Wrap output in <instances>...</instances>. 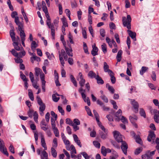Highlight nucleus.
I'll return each mask as SVG.
<instances>
[{
	"instance_id": "nucleus-53",
	"label": "nucleus",
	"mask_w": 159,
	"mask_h": 159,
	"mask_svg": "<svg viewBox=\"0 0 159 159\" xmlns=\"http://www.w3.org/2000/svg\"><path fill=\"white\" fill-rule=\"evenodd\" d=\"M20 57H17V58H14L15 62L17 63H21L23 62V60Z\"/></svg>"
},
{
	"instance_id": "nucleus-24",
	"label": "nucleus",
	"mask_w": 159,
	"mask_h": 159,
	"mask_svg": "<svg viewBox=\"0 0 159 159\" xmlns=\"http://www.w3.org/2000/svg\"><path fill=\"white\" fill-rule=\"evenodd\" d=\"M129 118L131 123H133L136 122L138 119V117L136 115H134L133 116H130Z\"/></svg>"
},
{
	"instance_id": "nucleus-16",
	"label": "nucleus",
	"mask_w": 159,
	"mask_h": 159,
	"mask_svg": "<svg viewBox=\"0 0 159 159\" xmlns=\"http://www.w3.org/2000/svg\"><path fill=\"white\" fill-rule=\"evenodd\" d=\"M41 143L42 146L43 147L44 150H47V147L46 146V143H45V139L43 135L42 134L41 135Z\"/></svg>"
},
{
	"instance_id": "nucleus-31",
	"label": "nucleus",
	"mask_w": 159,
	"mask_h": 159,
	"mask_svg": "<svg viewBox=\"0 0 159 159\" xmlns=\"http://www.w3.org/2000/svg\"><path fill=\"white\" fill-rule=\"evenodd\" d=\"M35 75L37 76V78L38 77L40 73H41L40 74L43 73L41 70L37 67L35 68Z\"/></svg>"
},
{
	"instance_id": "nucleus-23",
	"label": "nucleus",
	"mask_w": 159,
	"mask_h": 159,
	"mask_svg": "<svg viewBox=\"0 0 159 159\" xmlns=\"http://www.w3.org/2000/svg\"><path fill=\"white\" fill-rule=\"evenodd\" d=\"M66 51L67 55L69 56L72 57L73 56V53H72V48L71 47H70L69 48L67 47H65V48Z\"/></svg>"
},
{
	"instance_id": "nucleus-55",
	"label": "nucleus",
	"mask_w": 159,
	"mask_h": 159,
	"mask_svg": "<svg viewBox=\"0 0 159 159\" xmlns=\"http://www.w3.org/2000/svg\"><path fill=\"white\" fill-rule=\"evenodd\" d=\"M66 124L71 126L73 124L72 121L69 118H67L66 119Z\"/></svg>"
},
{
	"instance_id": "nucleus-62",
	"label": "nucleus",
	"mask_w": 159,
	"mask_h": 159,
	"mask_svg": "<svg viewBox=\"0 0 159 159\" xmlns=\"http://www.w3.org/2000/svg\"><path fill=\"white\" fill-rule=\"evenodd\" d=\"M79 81V83L81 87H83L84 84L85 82V79L83 80H78Z\"/></svg>"
},
{
	"instance_id": "nucleus-56",
	"label": "nucleus",
	"mask_w": 159,
	"mask_h": 159,
	"mask_svg": "<svg viewBox=\"0 0 159 159\" xmlns=\"http://www.w3.org/2000/svg\"><path fill=\"white\" fill-rule=\"evenodd\" d=\"M52 98L54 102H57L59 100L60 98L57 97L55 94H53L52 95Z\"/></svg>"
},
{
	"instance_id": "nucleus-30",
	"label": "nucleus",
	"mask_w": 159,
	"mask_h": 159,
	"mask_svg": "<svg viewBox=\"0 0 159 159\" xmlns=\"http://www.w3.org/2000/svg\"><path fill=\"white\" fill-rule=\"evenodd\" d=\"M122 52V51L121 50H120L118 52L116 56V58L118 62H120V61Z\"/></svg>"
},
{
	"instance_id": "nucleus-43",
	"label": "nucleus",
	"mask_w": 159,
	"mask_h": 159,
	"mask_svg": "<svg viewBox=\"0 0 159 159\" xmlns=\"http://www.w3.org/2000/svg\"><path fill=\"white\" fill-rule=\"evenodd\" d=\"M51 152L52 156L54 157H56L57 156V152L54 148H51Z\"/></svg>"
},
{
	"instance_id": "nucleus-20",
	"label": "nucleus",
	"mask_w": 159,
	"mask_h": 159,
	"mask_svg": "<svg viewBox=\"0 0 159 159\" xmlns=\"http://www.w3.org/2000/svg\"><path fill=\"white\" fill-rule=\"evenodd\" d=\"M13 45L14 47V49L16 51H20L24 49L23 48L20 44L19 45L18 43L13 44Z\"/></svg>"
},
{
	"instance_id": "nucleus-35",
	"label": "nucleus",
	"mask_w": 159,
	"mask_h": 159,
	"mask_svg": "<svg viewBox=\"0 0 159 159\" xmlns=\"http://www.w3.org/2000/svg\"><path fill=\"white\" fill-rule=\"evenodd\" d=\"M101 152L104 156H106L107 155V152L106 148L105 147L102 146L101 149Z\"/></svg>"
},
{
	"instance_id": "nucleus-46",
	"label": "nucleus",
	"mask_w": 159,
	"mask_h": 159,
	"mask_svg": "<svg viewBox=\"0 0 159 159\" xmlns=\"http://www.w3.org/2000/svg\"><path fill=\"white\" fill-rule=\"evenodd\" d=\"M33 116H34V121L36 122L37 123L38 122V115L37 112L36 111H35L34 112V114H33Z\"/></svg>"
},
{
	"instance_id": "nucleus-6",
	"label": "nucleus",
	"mask_w": 159,
	"mask_h": 159,
	"mask_svg": "<svg viewBox=\"0 0 159 159\" xmlns=\"http://www.w3.org/2000/svg\"><path fill=\"white\" fill-rule=\"evenodd\" d=\"M0 151L4 154L8 156V153L7 150V149L4 145V143L3 140L0 139Z\"/></svg>"
},
{
	"instance_id": "nucleus-29",
	"label": "nucleus",
	"mask_w": 159,
	"mask_h": 159,
	"mask_svg": "<svg viewBox=\"0 0 159 159\" xmlns=\"http://www.w3.org/2000/svg\"><path fill=\"white\" fill-rule=\"evenodd\" d=\"M106 87L107 88L108 90L112 94H113L115 92V90L113 87L111 85L109 84H107L106 85Z\"/></svg>"
},
{
	"instance_id": "nucleus-33",
	"label": "nucleus",
	"mask_w": 159,
	"mask_h": 159,
	"mask_svg": "<svg viewBox=\"0 0 159 159\" xmlns=\"http://www.w3.org/2000/svg\"><path fill=\"white\" fill-rule=\"evenodd\" d=\"M148 67L146 66H142L141 70H140V74L143 75L148 70Z\"/></svg>"
},
{
	"instance_id": "nucleus-57",
	"label": "nucleus",
	"mask_w": 159,
	"mask_h": 159,
	"mask_svg": "<svg viewBox=\"0 0 159 159\" xmlns=\"http://www.w3.org/2000/svg\"><path fill=\"white\" fill-rule=\"evenodd\" d=\"M100 97L104 101L105 103H107L108 102V98L106 97L104 95H102Z\"/></svg>"
},
{
	"instance_id": "nucleus-61",
	"label": "nucleus",
	"mask_w": 159,
	"mask_h": 159,
	"mask_svg": "<svg viewBox=\"0 0 159 159\" xmlns=\"http://www.w3.org/2000/svg\"><path fill=\"white\" fill-rule=\"evenodd\" d=\"M155 121L157 123H159V116L155 114L154 116Z\"/></svg>"
},
{
	"instance_id": "nucleus-39",
	"label": "nucleus",
	"mask_w": 159,
	"mask_h": 159,
	"mask_svg": "<svg viewBox=\"0 0 159 159\" xmlns=\"http://www.w3.org/2000/svg\"><path fill=\"white\" fill-rule=\"evenodd\" d=\"M21 11L22 14L23 16L24 19L25 20L26 22L27 23L29 21L28 19L27 18V17L26 16L25 13L24 11V9L22 8L21 9Z\"/></svg>"
},
{
	"instance_id": "nucleus-37",
	"label": "nucleus",
	"mask_w": 159,
	"mask_h": 159,
	"mask_svg": "<svg viewBox=\"0 0 159 159\" xmlns=\"http://www.w3.org/2000/svg\"><path fill=\"white\" fill-rule=\"evenodd\" d=\"M11 29L10 31V35L11 38H13L15 37V33L14 32V28L12 27H11Z\"/></svg>"
},
{
	"instance_id": "nucleus-60",
	"label": "nucleus",
	"mask_w": 159,
	"mask_h": 159,
	"mask_svg": "<svg viewBox=\"0 0 159 159\" xmlns=\"http://www.w3.org/2000/svg\"><path fill=\"white\" fill-rule=\"evenodd\" d=\"M124 124L127 123L128 122V120L126 117L124 116H121L120 118V120Z\"/></svg>"
},
{
	"instance_id": "nucleus-63",
	"label": "nucleus",
	"mask_w": 159,
	"mask_h": 159,
	"mask_svg": "<svg viewBox=\"0 0 159 159\" xmlns=\"http://www.w3.org/2000/svg\"><path fill=\"white\" fill-rule=\"evenodd\" d=\"M58 109L59 111L61 113V115H64V110L63 109L62 107L60 106H58Z\"/></svg>"
},
{
	"instance_id": "nucleus-21",
	"label": "nucleus",
	"mask_w": 159,
	"mask_h": 159,
	"mask_svg": "<svg viewBox=\"0 0 159 159\" xmlns=\"http://www.w3.org/2000/svg\"><path fill=\"white\" fill-rule=\"evenodd\" d=\"M88 76L91 79H93L96 78L97 76V74L96 75V73L93 71H90L88 73Z\"/></svg>"
},
{
	"instance_id": "nucleus-11",
	"label": "nucleus",
	"mask_w": 159,
	"mask_h": 159,
	"mask_svg": "<svg viewBox=\"0 0 159 159\" xmlns=\"http://www.w3.org/2000/svg\"><path fill=\"white\" fill-rule=\"evenodd\" d=\"M122 114V111L121 109H119L115 114V120L117 121H119L120 120V117Z\"/></svg>"
},
{
	"instance_id": "nucleus-27",
	"label": "nucleus",
	"mask_w": 159,
	"mask_h": 159,
	"mask_svg": "<svg viewBox=\"0 0 159 159\" xmlns=\"http://www.w3.org/2000/svg\"><path fill=\"white\" fill-rule=\"evenodd\" d=\"M111 77V80L112 84H114L115 83L116 81V79L114 77V73L112 72L109 74Z\"/></svg>"
},
{
	"instance_id": "nucleus-47",
	"label": "nucleus",
	"mask_w": 159,
	"mask_h": 159,
	"mask_svg": "<svg viewBox=\"0 0 159 159\" xmlns=\"http://www.w3.org/2000/svg\"><path fill=\"white\" fill-rule=\"evenodd\" d=\"M140 114L141 116L143 117L144 118L146 117V113L143 109H140Z\"/></svg>"
},
{
	"instance_id": "nucleus-19",
	"label": "nucleus",
	"mask_w": 159,
	"mask_h": 159,
	"mask_svg": "<svg viewBox=\"0 0 159 159\" xmlns=\"http://www.w3.org/2000/svg\"><path fill=\"white\" fill-rule=\"evenodd\" d=\"M48 27L49 28L51 29V35L52 37V39H54L55 37V27L53 24L52 23V25H50Z\"/></svg>"
},
{
	"instance_id": "nucleus-25",
	"label": "nucleus",
	"mask_w": 159,
	"mask_h": 159,
	"mask_svg": "<svg viewBox=\"0 0 159 159\" xmlns=\"http://www.w3.org/2000/svg\"><path fill=\"white\" fill-rule=\"evenodd\" d=\"M40 77L41 81L42 86H45L46 81L45 80V75L43 73L40 74Z\"/></svg>"
},
{
	"instance_id": "nucleus-44",
	"label": "nucleus",
	"mask_w": 159,
	"mask_h": 159,
	"mask_svg": "<svg viewBox=\"0 0 159 159\" xmlns=\"http://www.w3.org/2000/svg\"><path fill=\"white\" fill-rule=\"evenodd\" d=\"M85 107L88 115L90 116H92L93 115L91 113V110L87 106H85Z\"/></svg>"
},
{
	"instance_id": "nucleus-26",
	"label": "nucleus",
	"mask_w": 159,
	"mask_h": 159,
	"mask_svg": "<svg viewBox=\"0 0 159 159\" xmlns=\"http://www.w3.org/2000/svg\"><path fill=\"white\" fill-rule=\"evenodd\" d=\"M38 47V44L34 41H32L31 44V48L32 50L34 52L36 48Z\"/></svg>"
},
{
	"instance_id": "nucleus-13",
	"label": "nucleus",
	"mask_w": 159,
	"mask_h": 159,
	"mask_svg": "<svg viewBox=\"0 0 159 159\" xmlns=\"http://www.w3.org/2000/svg\"><path fill=\"white\" fill-rule=\"evenodd\" d=\"M93 49L91 51V53L93 56H94L98 55V48L96 46V44H94L92 46Z\"/></svg>"
},
{
	"instance_id": "nucleus-54",
	"label": "nucleus",
	"mask_w": 159,
	"mask_h": 159,
	"mask_svg": "<svg viewBox=\"0 0 159 159\" xmlns=\"http://www.w3.org/2000/svg\"><path fill=\"white\" fill-rule=\"evenodd\" d=\"M81 154L83 155L85 159H89V157L86 152H81Z\"/></svg>"
},
{
	"instance_id": "nucleus-50",
	"label": "nucleus",
	"mask_w": 159,
	"mask_h": 159,
	"mask_svg": "<svg viewBox=\"0 0 159 159\" xmlns=\"http://www.w3.org/2000/svg\"><path fill=\"white\" fill-rule=\"evenodd\" d=\"M77 80V81L82 80H84V77L83 75H82V73L81 72H80L79 74L77 76L76 78Z\"/></svg>"
},
{
	"instance_id": "nucleus-4",
	"label": "nucleus",
	"mask_w": 159,
	"mask_h": 159,
	"mask_svg": "<svg viewBox=\"0 0 159 159\" xmlns=\"http://www.w3.org/2000/svg\"><path fill=\"white\" fill-rule=\"evenodd\" d=\"M46 150L42 151V149H38L37 152L38 155H40L41 159H48V154L45 151Z\"/></svg>"
},
{
	"instance_id": "nucleus-45",
	"label": "nucleus",
	"mask_w": 159,
	"mask_h": 159,
	"mask_svg": "<svg viewBox=\"0 0 159 159\" xmlns=\"http://www.w3.org/2000/svg\"><path fill=\"white\" fill-rule=\"evenodd\" d=\"M13 56L16 57H17L18 56V53L14 49H12L10 51Z\"/></svg>"
},
{
	"instance_id": "nucleus-51",
	"label": "nucleus",
	"mask_w": 159,
	"mask_h": 159,
	"mask_svg": "<svg viewBox=\"0 0 159 159\" xmlns=\"http://www.w3.org/2000/svg\"><path fill=\"white\" fill-rule=\"evenodd\" d=\"M20 76L21 78L23 81H28V80L26 78L25 76L21 72Z\"/></svg>"
},
{
	"instance_id": "nucleus-40",
	"label": "nucleus",
	"mask_w": 159,
	"mask_h": 159,
	"mask_svg": "<svg viewBox=\"0 0 159 159\" xmlns=\"http://www.w3.org/2000/svg\"><path fill=\"white\" fill-rule=\"evenodd\" d=\"M143 150V148L142 147L138 148L135 150L134 153L135 155H138L140 152H142Z\"/></svg>"
},
{
	"instance_id": "nucleus-32",
	"label": "nucleus",
	"mask_w": 159,
	"mask_h": 159,
	"mask_svg": "<svg viewBox=\"0 0 159 159\" xmlns=\"http://www.w3.org/2000/svg\"><path fill=\"white\" fill-rule=\"evenodd\" d=\"M46 17L47 19L46 21V24L48 26H49L50 25H52L51 22V19L48 13L46 14H45Z\"/></svg>"
},
{
	"instance_id": "nucleus-1",
	"label": "nucleus",
	"mask_w": 159,
	"mask_h": 159,
	"mask_svg": "<svg viewBox=\"0 0 159 159\" xmlns=\"http://www.w3.org/2000/svg\"><path fill=\"white\" fill-rule=\"evenodd\" d=\"M122 22L123 26L126 27L128 29L127 32L130 37L131 39L135 41L136 40V33L133 32L131 30V18L130 16L129 15L127 16L126 17L125 16H123L122 18Z\"/></svg>"
},
{
	"instance_id": "nucleus-10",
	"label": "nucleus",
	"mask_w": 159,
	"mask_h": 159,
	"mask_svg": "<svg viewBox=\"0 0 159 159\" xmlns=\"http://www.w3.org/2000/svg\"><path fill=\"white\" fill-rule=\"evenodd\" d=\"M131 104L133 107L135 109V112H137L138 111V108L139 105L138 102L136 101L134 99H130Z\"/></svg>"
},
{
	"instance_id": "nucleus-3",
	"label": "nucleus",
	"mask_w": 159,
	"mask_h": 159,
	"mask_svg": "<svg viewBox=\"0 0 159 159\" xmlns=\"http://www.w3.org/2000/svg\"><path fill=\"white\" fill-rule=\"evenodd\" d=\"M156 150L150 152V151H147L142 156V159H153L152 156L155 154Z\"/></svg>"
},
{
	"instance_id": "nucleus-49",
	"label": "nucleus",
	"mask_w": 159,
	"mask_h": 159,
	"mask_svg": "<svg viewBox=\"0 0 159 159\" xmlns=\"http://www.w3.org/2000/svg\"><path fill=\"white\" fill-rule=\"evenodd\" d=\"M111 102L113 106V107L114 109L117 110L118 108V106L116 105V102L113 100H111Z\"/></svg>"
},
{
	"instance_id": "nucleus-34",
	"label": "nucleus",
	"mask_w": 159,
	"mask_h": 159,
	"mask_svg": "<svg viewBox=\"0 0 159 159\" xmlns=\"http://www.w3.org/2000/svg\"><path fill=\"white\" fill-rule=\"evenodd\" d=\"M52 129L56 137H59V132L57 128L56 127L55 128H52Z\"/></svg>"
},
{
	"instance_id": "nucleus-41",
	"label": "nucleus",
	"mask_w": 159,
	"mask_h": 159,
	"mask_svg": "<svg viewBox=\"0 0 159 159\" xmlns=\"http://www.w3.org/2000/svg\"><path fill=\"white\" fill-rule=\"evenodd\" d=\"M134 139L135 140L136 142L140 144L142 143V139L139 135H137Z\"/></svg>"
},
{
	"instance_id": "nucleus-42",
	"label": "nucleus",
	"mask_w": 159,
	"mask_h": 159,
	"mask_svg": "<svg viewBox=\"0 0 159 159\" xmlns=\"http://www.w3.org/2000/svg\"><path fill=\"white\" fill-rule=\"evenodd\" d=\"M21 52H20L18 53V56L17 57H20L22 58L23 57L25 56L26 54V52L24 50V49L23 50H21Z\"/></svg>"
},
{
	"instance_id": "nucleus-12",
	"label": "nucleus",
	"mask_w": 159,
	"mask_h": 159,
	"mask_svg": "<svg viewBox=\"0 0 159 159\" xmlns=\"http://www.w3.org/2000/svg\"><path fill=\"white\" fill-rule=\"evenodd\" d=\"M97 103L102 107L103 111H108L109 110V108L106 107L104 103L101 101L98 100H97Z\"/></svg>"
},
{
	"instance_id": "nucleus-2",
	"label": "nucleus",
	"mask_w": 159,
	"mask_h": 159,
	"mask_svg": "<svg viewBox=\"0 0 159 159\" xmlns=\"http://www.w3.org/2000/svg\"><path fill=\"white\" fill-rule=\"evenodd\" d=\"M16 24L18 26V30L20 31V36L21 39H25V34L24 30H22L23 26V23L16 22Z\"/></svg>"
},
{
	"instance_id": "nucleus-59",
	"label": "nucleus",
	"mask_w": 159,
	"mask_h": 159,
	"mask_svg": "<svg viewBox=\"0 0 159 159\" xmlns=\"http://www.w3.org/2000/svg\"><path fill=\"white\" fill-rule=\"evenodd\" d=\"M36 99H37L38 103L39 105H41L44 104L39 97V96H37L36 97Z\"/></svg>"
},
{
	"instance_id": "nucleus-64",
	"label": "nucleus",
	"mask_w": 159,
	"mask_h": 159,
	"mask_svg": "<svg viewBox=\"0 0 159 159\" xmlns=\"http://www.w3.org/2000/svg\"><path fill=\"white\" fill-rule=\"evenodd\" d=\"M105 31L104 29H101L100 30V34L103 37H104L105 36Z\"/></svg>"
},
{
	"instance_id": "nucleus-8",
	"label": "nucleus",
	"mask_w": 159,
	"mask_h": 159,
	"mask_svg": "<svg viewBox=\"0 0 159 159\" xmlns=\"http://www.w3.org/2000/svg\"><path fill=\"white\" fill-rule=\"evenodd\" d=\"M155 138L156 135L154 132L153 131H150L147 137V140L149 142H151L152 140H154Z\"/></svg>"
},
{
	"instance_id": "nucleus-52",
	"label": "nucleus",
	"mask_w": 159,
	"mask_h": 159,
	"mask_svg": "<svg viewBox=\"0 0 159 159\" xmlns=\"http://www.w3.org/2000/svg\"><path fill=\"white\" fill-rule=\"evenodd\" d=\"M93 144L95 147L97 148H99L100 147V144L97 141L93 142Z\"/></svg>"
},
{
	"instance_id": "nucleus-9",
	"label": "nucleus",
	"mask_w": 159,
	"mask_h": 159,
	"mask_svg": "<svg viewBox=\"0 0 159 159\" xmlns=\"http://www.w3.org/2000/svg\"><path fill=\"white\" fill-rule=\"evenodd\" d=\"M103 131L101 130L99 131V134L101 136V138L103 139H106L107 136V133H108V130H106L105 129L104 130H102Z\"/></svg>"
},
{
	"instance_id": "nucleus-14",
	"label": "nucleus",
	"mask_w": 159,
	"mask_h": 159,
	"mask_svg": "<svg viewBox=\"0 0 159 159\" xmlns=\"http://www.w3.org/2000/svg\"><path fill=\"white\" fill-rule=\"evenodd\" d=\"M17 15V12L16 11H13L11 14V16L12 18H15V22L16 23V22L19 23H22L20 21L19 18L18 16H16Z\"/></svg>"
},
{
	"instance_id": "nucleus-28",
	"label": "nucleus",
	"mask_w": 159,
	"mask_h": 159,
	"mask_svg": "<svg viewBox=\"0 0 159 159\" xmlns=\"http://www.w3.org/2000/svg\"><path fill=\"white\" fill-rule=\"evenodd\" d=\"M70 79L71 81L74 85V86L75 87H77V82L74 77V76L71 75H70Z\"/></svg>"
},
{
	"instance_id": "nucleus-18",
	"label": "nucleus",
	"mask_w": 159,
	"mask_h": 159,
	"mask_svg": "<svg viewBox=\"0 0 159 159\" xmlns=\"http://www.w3.org/2000/svg\"><path fill=\"white\" fill-rule=\"evenodd\" d=\"M82 97L85 102H86L89 106L90 105V102L89 97H86L85 94L83 93H82Z\"/></svg>"
},
{
	"instance_id": "nucleus-48",
	"label": "nucleus",
	"mask_w": 159,
	"mask_h": 159,
	"mask_svg": "<svg viewBox=\"0 0 159 159\" xmlns=\"http://www.w3.org/2000/svg\"><path fill=\"white\" fill-rule=\"evenodd\" d=\"M53 143L52 148H56L57 146V140L56 138L53 139Z\"/></svg>"
},
{
	"instance_id": "nucleus-38",
	"label": "nucleus",
	"mask_w": 159,
	"mask_h": 159,
	"mask_svg": "<svg viewBox=\"0 0 159 159\" xmlns=\"http://www.w3.org/2000/svg\"><path fill=\"white\" fill-rule=\"evenodd\" d=\"M28 91H29L28 96H29V98L31 101H33L34 100V97L33 93L32 91L31 90L29 89H28Z\"/></svg>"
},
{
	"instance_id": "nucleus-17",
	"label": "nucleus",
	"mask_w": 159,
	"mask_h": 159,
	"mask_svg": "<svg viewBox=\"0 0 159 159\" xmlns=\"http://www.w3.org/2000/svg\"><path fill=\"white\" fill-rule=\"evenodd\" d=\"M103 65V69L105 72H108V74H109L113 72L112 70L109 69V66L106 62H104Z\"/></svg>"
},
{
	"instance_id": "nucleus-58",
	"label": "nucleus",
	"mask_w": 159,
	"mask_h": 159,
	"mask_svg": "<svg viewBox=\"0 0 159 159\" xmlns=\"http://www.w3.org/2000/svg\"><path fill=\"white\" fill-rule=\"evenodd\" d=\"M111 143L113 145V146H114L116 148H117L118 149H120V147L119 145L114 141H113L112 140H111L110 141Z\"/></svg>"
},
{
	"instance_id": "nucleus-36",
	"label": "nucleus",
	"mask_w": 159,
	"mask_h": 159,
	"mask_svg": "<svg viewBox=\"0 0 159 159\" xmlns=\"http://www.w3.org/2000/svg\"><path fill=\"white\" fill-rule=\"evenodd\" d=\"M102 51L104 53H106L107 52V46L105 43H103L101 46Z\"/></svg>"
},
{
	"instance_id": "nucleus-22",
	"label": "nucleus",
	"mask_w": 159,
	"mask_h": 159,
	"mask_svg": "<svg viewBox=\"0 0 159 159\" xmlns=\"http://www.w3.org/2000/svg\"><path fill=\"white\" fill-rule=\"evenodd\" d=\"M95 79L96 80L98 84H103L104 83V81L101 77L99 76L98 73L97 74V76L95 78Z\"/></svg>"
},
{
	"instance_id": "nucleus-15",
	"label": "nucleus",
	"mask_w": 159,
	"mask_h": 159,
	"mask_svg": "<svg viewBox=\"0 0 159 159\" xmlns=\"http://www.w3.org/2000/svg\"><path fill=\"white\" fill-rule=\"evenodd\" d=\"M74 140L75 142L80 148L82 147V144L80 140L79 139L77 136L75 134L73 135Z\"/></svg>"
},
{
	"instance_id": "nucleus-7",
	"label": "nucleus",
	"mask_w": 159,
	"mask_h": 159,
	"mask_svg": "<svg viewBox=\"0 0 159 159\" xmlns=\"http://www.w3.org/2000/svg\"><path fill=\"white\" fill-rule=\"evenodd\" d=\"M121 148L123 152L125 155H127V149L128 148V146L127 143L125 141H123L121 142Z\"/></svg>"
},
{
	"instance_id": "nucleus-5",
	"label": "nucleus",
	"mask_w": 159,
	"mask_h": 159,
	"mask_svg": "<svg viewBox=\"0 0 159 159\" xmlns=\"http://www.w3.org/2000/svg\"><path fill=\"white\" fill-rule=\"evenodd\" d=\"M113 133L115 139L118 143L121 142L123 141L122 135L118 131H115Z\"/></svg>"
}]
</instances>
